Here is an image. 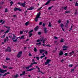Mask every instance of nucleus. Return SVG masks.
<instances>
[{
    "label": "nucleus",
    "mask_w": 78,
    "mask_h": 78,
    "mask_svg": "<svg viewBox=\"0 0 78 78\" xmlns=\"http://www.w3.org/2000/svg\"><path fill=\"white\" fill-rule=\"evenodd\" d=\"M12 35L13 37L12 38V39L13 40V42H17V40L16 39L14 40L15 39V38L16 37V36L14 34H13Z\"/></svg>",
    "instance_id": "obj_1"
},
{
    "label": "nucleus",
    "mask_w": 78,
    "mask_h": 78,
    "mask_svg": "<svg viewBox=\"0 0 78 78\" xmlns=\"http://www.w3.org/2000/svg\"><path fill=\"white\" fill-rule=\"evenodd\" d=\"M13 10L14 11H22V10L20 9V8H17L16 7L14 8Z\"/></svg>",
    "instance_id": "obj_2"
},
{
    "label": "nucleus",
    "mask_w": 78,
    "mask_h": 78,
    "mask_svg": "<svg viewBox=\"0 0 78 78\" xmlns=\"http://www.w3.org/2000/svg\"><path fill=\"white\" fill-rule=\"evenodd\" d=\"M22 51H20V52H18L17 57L18 58H20L21 56H22Z\"/></svg>",
    "instance_id": "obj_3"
},
{
    "label": "nucleus",
    "mask_w": 78,
    "mask_h": 78,
    "mask_svg": "<svg viewBox=\"0 0 78 78\" xmlns=\"http://www.w3.org/2000/svg\"><path fill=\"white\" fill-rule=\"evenodd\" d=\"M33 31V30H32L30 31L29 32V33H28V34H29V37H31V36L33 35V34H32V33H31Z\"/></svg>",
    "instance_id": "obj_4"
},
{
    "label": "nucleus",
    "mask_w": 78,
    "mask_h": 78,
    "mask_svg": "<svg viewBox=\"0 0 78 78\" xmlns=\"http://www.w3.org/2000/svg\"><path fill=\"white\" fill-rule=\"evenodd\" d=\"M7 72V70H3L2 69H1V68H0V73H5V72Z\"/></svg>",
    "instance_id": "obj_5"
},
{
    "label": "nucleus",
    "mask_w": 78,
    "mask_h": 78,
    "mask_svg": "<svg viewBox=\"0 0 78 78\" xmlns=\"http://www.w3.org/2000/svg\"><path fill=\"white\" fill-rule=\"evenodd\" d=\"M8 51L9 52H11V48L9 46L5 50V51Z\"/></svg>",
    "instance_id": "obj_6"
},
{
    "label": "nucleus",
    "mask_w": 78,
    "mask_h": 78,
    "mask_svg": "<svg viewBox=\"0 0 78 78\" xmlns=\"http://www.w3.org/2000/svg\"><path fill=\"white\" fill-rule=\"evenodd\" d=\"M51 60L49 59H47L46 60V62H45V65H47V64H49V62H51Z\"/></svg>",
    "instance_id": "obj_7"
},
{
    "label": "nucleus",
    "mask_w": 78,
    "mask_h": 78,
    "mask_svg": "<svg viewBox=\"0 0 78 78\" xmlns=\"http://www.w3.org/2000/svg\"><path fill=\"white\" fill-rule=\"evenodd\" d=\"M8 74H10V73H9V72H7V73H5L3 75H2V74H0V76L2 75V76H6V75H7Z\"/></svg>",
    "instance_id": "obj_8"
},
{
    "label": "nucleus",
    "mask_w": 78,
    "mask_h": 78,
    "mask_svg": "<svg viewBox=\"0 0 78 78\" xmlns=\"http://www.w3.org/2000/svg\"><path fill=\"white\" fill-rule=\"evenodd\" d=\"M47 28L46 27H44V33H45V34H46L47 33H48V30H47Z\"/></svg>",
    "instance_id": "obj_9"
},
{
    "label": "nucleus",
    "mask_w": 78,
    "mask_h": 78,
    "mask_svg": "<svg viewBox=\"0 0 78 78\" xmlns=\"http://www.w3.org/2000/svg\"><path fill=\"white\" fill-rule=\"evenodd\" d=\"M51 0H48L47 2L45 4V5H48L49 3H50V2H51ZM53 1H55V0H52Z\"/></svg>",
    "instance_id": "obj_10"
},
{
    "label": "nucleus",
    "mask_w": 78,
    "mask_h": 78,
    "mask_svg": "<svg viewBox=\"0 0 78 78\" xmlns=\"http://www.w3.org/2000/svg\"><path fill=\"white\" fill-rule=\"evenodd\" d=\"M26 3V2H24V3H22L21 6H23V7H25V5H26L25 4Z\"/></svg>",
    "instance_id": "obj_11"
},
{
    "label": "nucleus",
    "mask_w": 78,
    "mask_h": 78,
    "mask_svg": "<svg viewBox=\"0 0 78 78\" xmlns=\"http://www.w3.org/2000/svg\"><path fill=\"white\" fill-rule=\"evenodd\" d=\"M32 9H34V8L33 7H31L30 8L27 9V10H32Z\"/></svg>",
    "instance_id": "obj_12"
},
{
    "label": "nucleus",
    "mask_w": 78,
    "mask_h": 78,
    "mask_svg": "<svg viewBox=\"0 0 78 78\" xmlns=\"http://www.w3.org/2000/svg\"><path fill=\"white\" fill-rule=\"evenodd\" d=\"M38 29H39V26H37L34 29L35 31H37V30H38Z\"/></svg>",
    "instance_id": "obj_13"
},
{
    "label": "nucleus",
    "mask_w": 78,
    "mask_h": 78,
    "mask_svg": "<svg viewBox=\"0 0 78 78\" xmlns=\"http://www.w3.org/2000/svg\"><path fill=\"white\" fill-rule=\"evenodd\" d=\"M63 55V52L62 51H60L59 53V55L60 56H61Z\"/></svg>",
    "instance_id": "obj_14"
},
{
    "label": "nucleus",
    "mask_w": 78,
    "mask_h": 78,
    "mask_svg": "<svg viewBox=\"0 0 78 78\" xmlns=\"http://www.w3.org/2000/svg\"><path fill=\"white\" fill-rule=\"evenodd\" d=\"M34 69H36V68H31V69L27 70H26V72H28L29 71H32V70H34Z\"/></svg>",
    "instance_id": "obj_15"
},
{
    "label": "nucleus",
    "mask_w": 78,
    "mask_h": 78,
    "mask_svg": "<svg viewBox=\"0 0 78 78\" xmlns=\"http://www.w3.org/2000/svg\"><path fill=\"white\" fill-rule=\"evenodd\" d=\"M38 18H39V16L36 17V18L35 19V22H37V21L38 20Z\"/></svg>",
    "instance_id": "obj_16"
},
{
    "label": "nucleus",
    "mask_w": 78,
    "mask_h": 78,
    "mask_svg": "<svg viewBox=\"0 0 78 78\" xmlns=\"http://www.w3.org/2000/svg\"><path fill=\"white\" fill-rule=\"evenodd\" d=\"M42 55H42L40 57L41 59H42L43 58H44V57H45V55H44V53H43Z\"/></svg>",
    "instance_id": "obj_17"
},
{
    "label": "nucleus",
    "mask_w": 78,
    "mask_h": 78,
    "mask_svg": "<svg viewBox=\"0 0 78 78\" xmlns=\"http://www.w3.org/2000/svg\"><path fill=\"white\" fill-rule=\"evenodd\" d=\"M63 48H69V47L66 46V45H64L63 47Z\"/></svg>",
    "instance_id": "obj_18"
},
{
    "label": "nucleus",
    "mask_w": 78,
    "mask_h": 78,
    "mask_svg": "<svg viewBox=\"0 0 78 78\" xmlns=\"http://www.w3.org/2000/svg\"><path fill=\"white\" fill-rule=\"evenodd\" d=\"M67 6H66L65 7H62V9H64L65 10H67Z\"/></svg>",
    "instance_id": "obj_19"
},
{
    "label": "nucleus",
    "mask_w": 78,
    "mask_h": 78,
    "mask_svg": "<svg viewBox=\"0 0 78 78\" xmlns=\"http://www.w3.org/2000/svg\"><path fill=\"white\" fill-rule=\"evenodd\" d=\"M28 24H30V22L27 21L25 23V25H26V26H28Z\"/></svg>",
    "instance_id": "obj_20"
},
{
    "label": "nucleus",
    "mask_w": 78,
    "mask_h": 78,
    "mask_svg": "<svg viewBox=\"0 0 78 78\" xmlns=\"http://www.w3.org/2000/svg\"><path fill=\"white\" fill-rule=\"evenodd\" d=\"M68 13H70V11H65V12L64 13V14H67Z\"/></svg>",
    "instance_id": "obj_21"
},
{
    "label": "nucleus",
    "mask_w": 78,
    "mask_h": 78,
    "mask_svg": "<svg viewBox=\"0 0 78 78\" xmlns=\"http://www.w3.org/2000/svg\"><path fill=\"white\" fill-rule=\"evenodd\" d=\"M36 45H41L42 44H41V42H40L39 43H36Z\"/></svg>",
    "instance_id": "obj_22"
},
{
    "label": "nucleus",
    "mask_w": 78,
    "mask_h": 78,
    "mask_svg": "<svg viewBox=\"0 0 78 78\" xmlns=\"http://www.w3.org/2000/svg\"><path fill=\"white\" fill-rule=\"evenodd\" d=\"M64 26V24L63 23H61L60 25V27L62 28H63V27Z\"/></svg>",
    "instance_id": "obj_23"
},
{
    "label": "nucleus",
    "mask_w": 78,
    "mask_h": 78,
    "mask_svg": "<svg viewBox=\"0 0 78 78\" xmlns=\"http://www.w3.org/2000/svg\"><path fill=\"white\" fill-rule=\"evenodd\" d=\"M54 6H52L51 7H50L48 8V10H50V9H52V8H53V7H54Z\"/></svg>",
    "instance_id": "obj_24"
},
{
    "label": "nucleus",
    "mask_w": 78,
    "mask_h": 78,
    "mask_svg": "<svg viewBox=\"0 0 78 78\" xmlns=\"http://www.w3.org/2000/svg\"><path fill=\"white\" fill-rule=\"evenodd\" d=\"M14 76H15V78H17V77H19V75L16 74L15 75H14Z\"/></svg>",
    "instance_id": "obj_25"
},
{
    "label": "nucleus",
    "mask_w": 78,
    "mask_h": 78,
    "mask_svg": "<svg viewBox=\"0 0 78 78\" xmlns=\"http://www.w3.org/2000/svg\"><path fill=\"white\" fill-rule=\"evenodd\" d=\"M44 50H40V53H42V52H44Z\"/></svg>",
    "instance_id": "obj_26"
},
{
    "label": "nucleus",
    "mask_w": 78,
    "mask_h": 78,
    "mask_svg": "<svg viewBox=\"0 0 78 78\" xmlns=\"http://www.w3.org/2000/svg\"><path fill=\"white\" fill-rule=\"evenodd\" d=\"M42 39L41 40V38L40 39V41L41 42H42V40H44V37H42V38H41Z\"/></svg>",
    "instance_id": "obj_27"
},
{
    "label": "nucleus",
    "mask_w": 78,
    "mask_h": 78,
    "mask_svg": "<svg viewBox=\"0 0 78 78\" xmlns=\"http://www.w3.org/2000/svg\"><path fill=\"white\" fill-rule=\"evenodd\" d=\"M24 39V35H22L21 36V37L20 38V39Z\"/></svg>",
    "instance_id": "obj_28"
},
{
    "label": "nucleus",
    "mask_w": 78,
    "mask_h": 78,
    "mask_svg": "<svg viewBox=\"0 0 78 78\" xmlns=\"http://www.w3.org/2000/svg\"><path fill=\"white\" fill-rule=\"evenodd\" d=\"M36 68H37V69L38 70H41V69H40V68H39L38 67V66H36Z\"/></svg>",
    "instance_id": "obj_29"
},
{
    "label": "nucleus",
    "mask_w": 78,
    "mask_h": 78,
    "mask_svg": "<svg viewBox=\"0 0 78 78\" xmlns=\"http://www.w3.org/2000/svg\"><path fill=\"white\" fill-rule=\"evenodd\" d=\"M48 27H51V23L50 22L49 23V24Z\"/></svg>",
    "instance_id": "obj_30"
},
{
    "label": "nucleus",
    "mask_w": 78,
    "mask_h": 78,
    "mask_svg": "<svg viewBox=\"0 0 78 78\" xmlns=\"http://www.w3.org/2000/svg\"><path fill=\"white\" fill-rule=\"evenodd\" d=\"M60 42H64V39H62V38H61Z\"/></svg>",
    "instance_id": "obj_31"
},
{
    "label": "nucleus",
    "mask_w": 78,
    "mask_h": 78,
    "mask_svg": "<svg viewBox=\"0 0 78 78\" xmlns=\"http://www.w3.org/2000/svg\"><path fill=\"white\" fill-rule=\"evenodd\" d=\"M2 67H3V68H4V69H6V68H7V66H5L3 65L2 66Z\"/></svg>",
    "instance_id": "obj_32"
},
{
    "label": "nucleus",
    "mask_w": 78,
    "mask_h": 78,
    "mask_svg": "<svg viewBox=\"0 0 78 78\" xmlns=\"http://www.w3.org/2000/svg\"><path fill=\"white\" fill-rule=\"evenodd\" d=\"M75 6H78V3H77V2H76Z\"/></svg>",
    "instance_id": "obj_33"
},
{
    "label": "nucleus",
    "mask_w": 78,
    "mask_h": 78,
    "mask_svg": "<svg viewBox=\"0 0 78 78\" xmlns=\"http://www.w3.org/2000/svg\"><path fill=\"white\" fill-rule=\"evenodd\" d=\"M75 14H76V15L78 14V13H77V10H76Z\"/></svg>",
    "instance_id": "obj_34"
},
{
    "label": "nucleus",
    "mask_w": 78,
    "mask_h": 78,
    "mask_svg": "<svg viewBox=\"0 0 78 78\" xmlns=\"http://www.w3.org/2000/svg\"><path fill=\"white\" fill-rule=\"evenodd\" d=\"M38 72L40 73L41 72V73L42 74H44V73H43L42 72V71H41V70H38Z\"/></svg>",
    "instance_id": "obj_35"
},
{
    "label": "nucleus",
    "mask_w": 78,
    "mask_h": 78,
    "mask_svg": "<svg viewBox=\"0 0 78 78\" xmlns=\"http://www.w3.org/2000/svg\"><path fill=\"white\" fill-rule=\"evenodd\" d=\"M34 51H35V52H36V51H37V49L36 48H34Z\"/></svg>",
    "instance_id": "obj_36"
},
{
    "label": "nucleus",
    "mask_w": 78,
    "mask_h": 78,
    "mask_svg": "<svg viewBox=\"0 0 78 78\" xmlns=\"http://www.w3.org/2000/svg\"><path fill=\"white\" fill-rule=\"evenodd\" d=\"M22 74L23 75H25L26 74V73H25V71H23L22 72Z\"/></svg>",
    "instance_id": "obj_37"
},
{
    "label": "nucleus",
    "mask_w": 78,
    "mask_h": 78,
    "mask_svg": "<svg viewBox=\"0 0 78 78\" xmlns=\"http://www.w3.org/2000/svg\"><path fill=\"white\" fill-rule=\"evenodd\" d=\"M9 30L8 29L5 32V34H6V33H8V32H9Z\"/></svg>",
    "instance_id": "obj_38"
},
{
    "label": "nucleus",
    "mask_w": 78,
    "mask_h": 78,
    "mask_svg": "<svg viewBox=\"0 0 78 78\" xmlns=\"http://www.w3.org/2000/svg\"><path fill=\"white\" fill-rule=\"evenodd\" d=\"M42 33L41 32H39L38 33V34L39 35H40Z\"/></svg>",
    "instance_id": "obj_39"
},
{
    "label": "nucleus",
    "mask_w": 78,
    "mask_h": 78,
    "mask_svg": "<svg viewBox=\"0 0 78 78\" xmlns=\"http://www.w3.org/2000/svg\"><path fill=\"white\" fill-rule=\"evenodd\" d=\"M18 5H20V6H22V3L19 2L18 3Z\"/></svg>",
    "instance_id": "obj_40"
},
{
    "label": "nucleus",
    "mask_w": 78,
    "mask_h": 78,
    "mask_svg": "<svg viewBox=\"0 0 78 78\" xmlns=\"http://www.w3.org/2000/svg\"><path fill=\"white\" fill-rule=\"evenodd\" d=\"M8 9L6 8L5 11V12H8Z\"/></svg>",
    "instance_id": "obj_41"
},
{
    "label": "nucleus",
    "mask_w": 78,
    "mask_h": 78,
    "mask_svg": "<svg viewBox=\"0 0 78 78\" xmlns=\"http://www.w3.org/2000/svg\"><path fill=\"white\" fill-rule=\"evenodd\" d=\"M32 64H33H33H37V62H35L33 63H32Z\"/></svg>",
    "instance_id": "obj_42"
},
{
    "label": "nucleus",
    "mask_w": 78,
    "mask_h": 78,
    "mask_svg": "<svg viewBox=\"0 0 78 78\" xmlns=\"http://www.w3.org/2000/svg\"><path fill=\"white\" fill-rule=\"evenodd\" d=\"M25 69H27H27H30V67H29V66H28L27 67H26Z\"/></svg>",
    "instance_id": "obj_43"
},
{
    "label": "nucleus",
    "mask_w": 78,
    "mask_h": 78,
    "mask_svg": "<svg viewBox=\"0 0 78 78\" xmlns=\"http://www.w3.org/2000/svg\"><path fill=\"white\" fill-rule=\"evenodd\" d=\"M42 22H40L39 23V25H42Z\"/></svg>",
    "instance_id": "obj_44"
},
{
    "label": "nucleus",
    "mask_w": 78,
    "mask_h": 78,
    "mask_svg": "<svg viewBox=\"0 0 78 78\" xmlns=\"http://www.w3.org/2000/svg\"><path fill=\"white\" fill-rule=\"evenodd\" d=\"M41 15V14H39V13H38L37 14V17H39H39H40V16Z\"/></svg>",
    "instance_id": "obj_45"
},
{
    "label": "nucleus",
    "mask_w": 78,
    "mask_h": 78,
    "mask_svg": "<svg viewBox=\"0 0 78 78\" xmlns=\"http://www.w3.org/2000/svg\"><path fill=\"white\" fill-rule=\"evenodd\" d=\"M69 25V24H67L66 23V24L65 25V27H66V28H67V27H68V25Z\"/></svg>",
    "instance_id": "obj_46"
},
{
    "label": "nucleus",
    "mask_w": 78,
    "mask_h": 78,
    "mask_svg": "<svg viewBox=\"0 0 78 78\" xmlns=\"http://www.w3.org/2000/svg\"><path fill=\"white\" fill-rule=\"evenodd\" d=\"M5 36H6V34H5L3 36L1 37V38H2V37H3V38L5 37Z\"/></svg>",
    "instance_id": "obj_47"
},
{
    "label": "nucleus",
    "mask_w": 78,
    "mask_h": 78,
    "mask_svg": "<svg viewBox=\"0 0 78 78\" xmlns=\"http://www.w3.org/2000/svg\"><path fill=\"white\" fill-rule=\"evenodd\" d=\"M33 65V64H32V63H31V65H30L29 66V67H32V65Z\"/></svg>",
    "instance_id": "obj_48"
},
{
    "label": "nucleus",
    "mask_w": 78,
    "mask_h": 78,
    "mask_svg": "<svg viewBox=\"0 0 78 78\" xmlns=\"http://www.w3.org/2000/svg\"><path fill=\"white\" fill-rule=\"evenodd\" d=\"M72 66H73V64L69 65V67H72Z\"/></svg>",
    "instance_id": "obj_49"
},
{
    "label": "nucleus",
    "mask_w": 78,
    "mask_h": 78,
    "mask_svg": "<svg viewBox=\"0 0 78 78\" xmlns=\"http://www.w3.org/2000/svg\"><path fill=\"white\" fill-rule=\"evenodd\" d=\"M10 4H14V2L12 1H11L10 2Z\"/></svg>",
    "instance_id": "obj_50"
},
{
    "label": "nucleus",
    "mask_w": 78,
    "mask_h": 78,
    "mask_svg": "<svg viewBox=\"0 0 78 78\" xmlns=\"http://www.w3.org/2000/svg\"><path fill=\"white\" fill-rule=\"evenodd\" d=\"M4 42L5 43H6V39H5L4 40Z\"/></svg>",
    "instance_id": "obj_51"
},
{
    "label": "nucleus",
    "mask_w": 78,
    "mask_h": 78,
    "mask_svg": "<svg viewBox=\"0 0 78 78\" xmlns=\"http://www.w3.org/2000/svg\"><path fill=\"white\" fill-rule=\"evenodd\" d=\"M36 58L38 60H39V57H36Z\"/></svg>",
    "instance_id": "obj_52"
},
{
    "label": "nucleus",
    "mask_w": 78,
    "mask_h": 78,
    "mask_svg": "<svg viewBox=\"0 0 78 78\" xmlns=\"http://www.w3.org/2000/svg\"><path fill=\"white\" fill-rule=\"evenodd\" d=\"M20 34H23V31H20Z\"/></svg>",
    "instance_id": "obj_53"
},
{
    "label": "nucleus",
    "mask_w": 78,
    "mask_h": 78,
    "mask_svg": "<svg viewBox=\"0 0 78 78\" xmlns=\"http://www.w3.org/2000/svg\"><path fill=\"white\" fill-rule=\"evenodd\" d=\"M4 3V2H1L0 3L1 5H3V4Z\"/></svg>",
    "instance_id": "obj_54"
},
{
    "label": "nucleus",
    "mask_w": 78,
    "mask_h": 78,
    "mask_svg": "<svg viewBox=\"0 0 78 78\" xmlns=\"http://www.w3.org/2000/svg\"><path fill=\"white\" fill-rule=\"evenodd\" d=\"M48 53V52H47V51H45V55H47Z\"/></svg>",
    "instance_id": "obj_55"
},
{
    "label": "nucleus",
    "mask_w": 78,
    "mask_h": 78,
    "mask_svg": "<svg viewBox=\"0 0 78 78\" xmlns=\"http://www.w3.org/2000/svg\"><path fill=\"white\" fill-rule=\"evenodd\" d=\"M54 39H58V37L56 36L54 37Z\"/></svg>",
    "instance_id": "obj_56"
},
{
    "label": "nucleus",
    "mask_w": 78,
    "mask_h": 78,
    "mask_svg": "<svg viewBox=\"0 0 78 78\" xmlns=\"http://www.w3.org/2000/svg\"><path fill=\"white\" fill-rule=\"evenodd\" d=\"M5 31V30H1V32L0 33H3V32Z\"/></svg>",
    "instance_id": "obj_57"
},
{
    "label": "nucleus",
    "mask_w": 78,
    "mask_h": 78,
    "mask_svg": "<svg viewBox=\"0 0 78 78\" xmlns=\"http://www.w3.org/2000/svg\"><path fill=\"white\" fill-rule=\"evenodd\" d=\"M74 69H71V72L72 73V72H74Z\"/></svg>",
    "instance_id": "obj_58"
},
{
    "label": "nucleus",
    "mask_w": 78,
    "mask_h": 78,
    "mask_svg": "<svg viewBox=\"0 0 78 78\" xmlns=\"http://www.w3.org/2000/svg\"><path fill=\"white\" fill-rule=\"evenodd\" d=\"M46 46H47V47H51V46H50V45L49 44H48L46 45Z\"/></svg>",
    "instance_id": "obj_59"
},
{
    "label": "nucleus",
    "mask_w": 78,
    "mask_h": 78,
    "mask_svg": "<svg viewBox=\"0 0 78 78\" xmlns=\"http://www.w3.org/2000/svg\"><path fill=\"white\" fill-rule=\"evenodd\" d=\"M29 56H32V55H31V53H30L29 54Z\"/></svg>",
    "instance_id": "obj_60"
},
{
    "label": "nucleus",
    "mask_w": 78,
    "mask_h": 78,
    "mask_svg": "<svg viewBox=\"0 0 78 78\" xmlns=\"http://www.w3.org/2000/svg\"><path fill=\"white\" fill-rule=\"evenodd\" d=\"M65 56H68V53H66L65 54Z\"/></svg>",
    "instance_id": "obj_61"
},
{
    "label": "nucleus",
    "mask_w": 78,
    "mask_h": 78,
    "mask_svg": "<svg viewBox=\"0 0 78 78\" xmlns=\"http://www.w3.org/2000/svg\"><path fill=\"white\" fill-rule=\"evenodd\" d=\"M6 60H10V58H6Z\"/></svg>",
    "instance_id": "obj_62"
},
{
    "label": "nucleus",
    "mask_w": 78,
    "mask_h": 78,
    "mask_svg": "<svg viewBox=\"0 0 78 78\" xmlns=\"http://www.w3.org/2000/svg\"><path fill=\"white\" fill-rule=\"evenodd\" d=\"M42 26L43 27H45V23H43Z\"/></svg>",
    "instance_id": "obj_63"
},
{
    "label": "nucleus",
    "mask_w": 78,
    "mask_h": 78,
    "mask_svg": "<svg viewBox=\"0 0 78 78\" xmlns=\"http://www.w3.org/2000/svg\"><path fill=\"white\" fill-rule=\"evenodd\" d=\"M13 69V67H9V69Z\"/></svg>",
    "instance_id": "obj_64"
}]
</instances>
